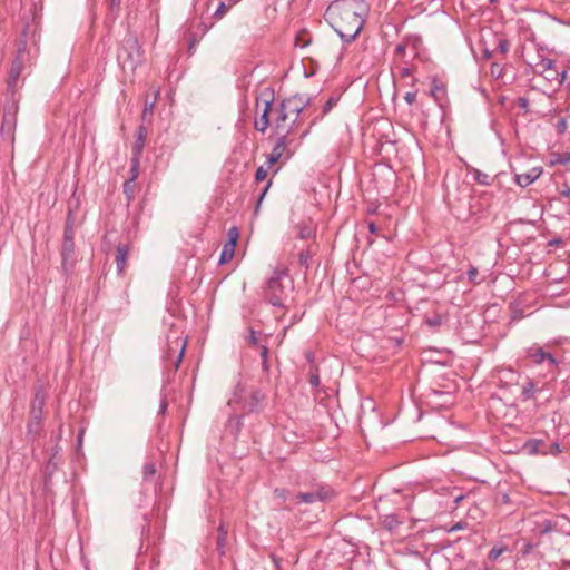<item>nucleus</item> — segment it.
Listing matches in <instances>:
<instances>
[{
    "label": "nucleus",
    "instance_id": "obj_37",
    "mask_svg": "<svg viewBox=\"0 0 570 570\" xmlns=\"http://www.w3.org/2000/svg\"><path fill=\"white\" fill-rule=\"evenodd\" d=\"M412 72H413V71H412V69H411L410 67H403V68H401V70H400V76H401L402 78H407V77L412 76Z\"/></svg>",
    "mask_w": 570,
    "mask_h": 570
},
{
    "label": "nucleus",
    "instance_id": "obj_13",
    "mask_svg": "<svg viewBox=\"0 0 570 570\" xmlns=\"http://www.w3.org/2000/svg\"><path fill=\"white\" fill-rule=\"evenodd\" d=\"M128 254H129V248L127 245H119L117 247L116 265H117V271L119 274H121L126 268Z\"/></svg>",
    "mask_w": 570,
    "mask_h": 570
},
{
    "label": "nucleus",
    "instance_id": "obj_6",
    "mask_svg": "<svg viewBox=\"0 0 570 570\" xmlns=\"http://www.w3.org/2000/svg\"><path fill=\"white\" fill-rule=\"evenodd\" d=\"M335 495V492L330 488L322 485L314 491L309 492H299L295 499L297 503H315L317 501L325 502L331 501Z\"/></svg>",
    "mask_w": 570,
    "mask_h": 570
},
{
    "label": "nucleus",
    "instance_id": "obj_55",
    "mask_svg": "<svg viewBox=\"0 0 570 570\" xmlns=\"http://www.w3.org/2000/svg\"><path fill=\"white\" fill-rule=\"evenodd\" d=\"M308 132H309V130H308V129H307V130H305V131L301 135V138L306 137Z\"/></svg>",
    "mask_w": 570,
    "mask_h": 570
},
{
    "label": "nucleus",
    "instance_id": "obj_29",
    "mask_svg": "<svg viewBox=\"0 0 570 570\" xmlns=\"http://www.w3.org/2000/svg\"><path fill=\"white\" fill-rule=\"evenodd\" d=\"M337 104V98L335 97H331L326 102L325 105L323 106V116L328 114L332 108Z\"/></svg>",
    "mask_w": 570,
    "mask_h": 570
},
{
    "label": "nucleus",
    "instance_id": "obj_42",
    "mask_svg": "<svg viewBox=\"0 0 570 570\" xmlns=\"http://www.w3.org/2000/svg\"><path fill=\"white\" fill-rule=\"evenodd\" d=\"M309 383L317 387L320 385V377L317 374H312L311 377H309Z\"/></svg>",
    "mask_w": 570,
    "mask_h": 570
},
{
    "label": "nucleus",
    "instance_id": "obj_24",
    "mask_svg": "<svg viewBox=\"0 0 570 570\" xmlns=\"http://www.w3.org/2000/svg\"><path fill=\"white\" fill-rule=\"evenodd\" d=\"M258 347H259V354H261V358H262L263 368L265 371H267L268 370V363H267L268 347L266 346V344H262Z\"/></svg>",
    "mask_w": 570,
    "mask_h": 570
},
{
    "label": "nucleus",
    "instance_id": "obj_33",
    "mask_svg": "<svg viewBox=\"0 0 570 570\" xmlns=\"http://www.w3.org/2000/svg\"><path fill=\"white\" fill-rule=\"evenodd\" d=\"M274 497L276 499H279L282 501H286L288 498V491L285 489H275L274 490Z\"/></svg>",
    "mask_w": 570,
    "mask_h": 570
},
{
    "label": "nucleus",
    "instance_id": "obj_4",
    "mask_svg": "<svg viewBox=\"0 0 570 570\" xmlns=\"http://www.w3.org/2000/svg\"><path fill=\"white\" fill-rule=\"evenodd\" d=\"M266 395L256 387L245 389L237 385L228 404H237L244 414L259 412L264 407Z\"/></svg>",
    "mask_w": 570,
    "mask_h": 570
},
{
    "label": "nucleus",
    "instance_id": "obj_52",
    "mask_svg": "<svg viewBox=\"0 0 570 570\" xmlns=\"http://www.w3.org/2000/svg\"><path fill=\"white\" fill-rule=\"evenodd\" d=\"M553 451H554L556 453H559V452H560V446H559V444H558V443H554V444H553Z\"/></svg>",
    "mask_w": 570,
    "mask_h": 570
},
{
    "label": "nucleus",
    "instance_id": "obj_28",
    "mask_svg": "<svg viewBox=\"0 0 570 570\" xmlns=\"http://www.w3.org/2000/svg\"><path fill=\"white\" fill-rule=\"evenodd\" d=\"M505 550L507 549L503 547H493L489 552V559L493 561L497 560Z\"/></svg>",
    "mask_w": 570,
    "mask_h": 570
},
{
    "label": "nucleus",
    "instance_id": "obj_54",
    "mask_svg": "<svg viewBox=\"0 0 570 570\" xmlns=\"http://www.w3.org/2000/svg\"><path fill=\"white\" fill-rule=\"evenodd\" d=\"M138 140L140 141V144H139V149H141V147H142V135H141V134L139 135Z\"/></svg>",
    "mask_w": 570,
    "mask_h": 570
},
{
    "label": "nucleus",
    "instance_id": "obj_23",
    "mask_svg": "<svg viewBox=\"0 0 570 570\" xmlns=\"http://www.w3.org/2000/svg\"><path fill=\"white\" fill-rule=\"evenodd\" d=\"M311 257H312V253L309 252V249L301 250V253L298 255L299 265L302 267L307 268L308 267V262H309Z\"/></svg>",
    "mask_w": 570,
    "mask_h": 570
},
{
    "label": "nucleus",
    "instance_id": "obj_49",
    "mask_svg": "<svg viewBox=\"0 0 570 570\" xmlns=\"http://www.w3.org/2000/svg\"><path fill=\"white\" fill-rule=\"evenodd\" d=\"M460 529H462V524H461V523H456L455 525H453V527L451 528V530H450V531H456V530H460Z\"/></svg>",
    "mask_w": 570,
    "mask_h": 570
},
{
    "label": "nucleus",
    "instance_id": "obj_9",
    "mask_svg": "<svg viewBox=\"0 0 570 570\" xmlns=\"http://www.w3.org/2000/svg\"><path fill=\"white\" fill-rule=\"evenodd\" d=\"M276 136L277 140L272 151H274L275 155H278L281 157L286 156V158H289L297 148V144H294L293 135Z\"/></svg>",
    "mask_w": 570,
    "mask_h": 570
},
{
    "label": "nucleus",
    "instance_id": "obj_56",
    "mask_svg": "<svg viewBox=\"0 0 570 570\" xmlns=\"http://www.w3.org/2000/svg\"><path fill=\"white\" fill-rule=\"evenodd\" d=\"M195 43H196V40H195V39H193V40L190 41V45H189V50L191 49V47H193Z\"/></svg>",
    "mask_w": 570,
    "mask_h": 570
},
{
    "label": "nucleus",
    "instance_id": "obj_2",
    "mask_svg": "<svg viewBox=\"0 0 570 570\" xmlns=\"http://www.w3.org/2000/svg\"><path fill=\"white\" fill-rule=\"evenodd\" d=\"M309 104L305 95H294L284 99L276 109L274 119L275 135H294L302 125V114Z\"/></svg>",
    "mask_w": 570,
    "mask_h": 570
},
{
    "label": "nucleus",
    "instance_id": "obj_36",
    "mask_svg": "<svg viewBox=\"0 0 570 570\" xmlns=\"http://www.w3.org/2000/svg\"><path fill=\"white\" fill-rule=\"evenodd\" d=\"M404 99L409 105L414 104L416 100V92H406Z\"/></svg>",
    "mask_w": 570,
    "mask_h": 570
},
{
    "label": "nucleus",
    "instance_id": "obj_3",
    "mask_svg": "<svg viewBox=\"0 0 570 570\" xmlns=\"http://www.w3.org/2000/svg\"><path fill=\"white\" fill-rule=\"evenodd\" d=\"M294 289L293 281L285 269H276L267 281L265 298L275 307L285 308L291 293Z\"/></svg>",
    "mask_w": 570,
    "mask_h": 570
},
{
    "label": "nucleus",
    "instance_id": "obj_14",
    "mask_svg": "<svg viewBox=\"0 0 570 570\" xmlns=\"http://www.w3.org/2000/svg\"><path fill=\"white\" fill-rule=\"evenodd\" d=\"M18 111V105L16 101L12 102L11 107L9 108V115L4 118L2 121L1 128L2 132L7 128L9 131L16 127V114Z\"/></svg>",
    "mask_w": 570,
    "mask_h": 570
},
{
    "label": "nucleus",
    "instance_id": "obj_34",
    "mask_svg": "<svg viewBox=\"0 0 570 570\" xmlns=\"http://www.w3.org/2000/svg\"><path fill=\"white\" fill-rule=\"evenodd\" d=\"M177 346H180V351H179L178 357H177L176 363H175V368L176 370L179 367V363L181 362V360L184 357L186 342H183L181 344H179V342H177Z\"/></svg>",
    "mask_w": 570,
    "mask_h": 570
},
{
    "label": "nucleus",
    "instance_id": "obj_22",
    "mask_svg": "<svg viewBox=\"0 0 570 570\" xmlns=\"http://www.w3.org/2000/svg\"><path fill=\"white\" fill-rule=\"evenodd\" d=\"M227 243H232L236 247L237 240L239 238L238 228L236 226L230 227L227 232Z\"/></svg>",
    "mask_w": 570,
    "mask_h": 570
},
{
    "label": "nucleus",
    "instance_id": "obj_30",
    "mask_svg": "<svg viewBox=\"0 0 570 570\" xmlns=\"http://www.w3.org/2000/svg\"><path fill=\"white\" fill-rule=\"evenodd\" d=\"M247 343L252 346H259V338L257 333L254 330L249 331V335L247 337Z\"/></svg>",
    "mask_w": 570,
    "mask_h": 570
},
{
    "label": "nucleus",
    "instance_id": "obj_47",
    "mask_svg": "<svg viewBox=\"0 0 570 570\" xmlns=\"http://www.w3.org/2000/svg\"><path fill=\"white\" fill-rule=\"evenodd\" d=\"M212 26H213V23L210 26L202 23L200 27H202L203 35H205L212 28Z\"/></svg>",
    "mask_w": 570,
    "mask_h": 570
},
{
    "label": "nucleus",
    "instance_id": "obj_15",
    "mask_svg": "<svg viewBox=\"0 0 570 570\" xmlns=\"http://www.w3.org/2000/svg\"><path fill=\"white\" fill-rule=\"evenodd\" d=\"M131 171H132V176L127 179L124 184V194L126 195L127 199L128 200H131L134 198V193H135V180L137 178V168L136 166H134L131 168Z\"/></svg>",
    "mask_w": 570,
    "mask_h": 570
},
{
    "label": "nucleus",
    "instance_id": "obj_41",
    "mask_svg": "<svg viewBox=\"0 0 570 570\" xmlns=\"http://www.w3.org/2000/svg\"><path fill=\"white\" fill-rule=\"evenodd\" d=\"M271 184H272V183H271V181H268V183H267V185L265 186V188L263 189V191L261 193V195H259V197H258V200H257V206H259V205H261V203H262L263 198L265 197V195H266V193H267V190H268V188H269Z\"/></svg>",
    "mask_w": 570,
    "mask_h": 570
},
{
    "label": "nucleus",
    "instance_id": "obj_16",
    "mask_svg": "<svg viewBox=\"0 0 570 570\" xmlns=\"http://www.w3.org/2000/svg\"><path fill=\"white\" fill-rule=\"evenodd\" d=\"M520 375L512 368H503L500 371V381L507 384H518Z\"/></svg>",
    "mask_w": 570,
    "mask_h": 570
},
{
    "label": "nucleus",
    "instance_id": "obj_50",
    "mask_svg": "<svg viewBox=\"0 0 570 570\" xmlns=\"http://www.w3.org/2000/svg\"><path fill=\"white\" fill-rule=\"evenodd\" d=\"M36 426H38V425L36 424V421H35V422H31V423L29 424V431L31 432V431L36 430Z\"/></svg>",
    "mask_w": 570,
    "mask_h": 570
},
{
    "label": "nucleus",
    "instance_id": "obj_57",
    "mask_svg": "<svg viewBox=\"0 0 570 570\" xmlns=\"http://www.w3.org/2000/svg\"><path fill=\"white\" fill-rule=\"evenodd\" d=\"M497 1H498V0H490V2H491V3H494V2H497Z\"/></svg>",
    "mask_w": 570,
    "mask_h": 570
},
{
    "label": "nucleus",
    "instance_id": "obj_44",
    "mask_svg": "<svg viewBox=\"0 0 570 570\" xmlns=\"http://www.w3.org/2000/svg\"><path fill=\"white\" fill-rule=\"evenodd\" d=\"M110 9L114 10V9H119L120 7V0H110Z\"/></svg>",
    "mask_w": 570,
    "mask_h": 570
},
{
    "label": "nucleus",
    "instance_id": "obj_11",
    "mask_svg": "<svg viewBox=\"0 0 570 570\" xmlns=\"http://www.w3.org/2000/svg\"><path fill=\"white\" fill-rule=\"evenodd\" d=\"M542 174L541 167H534L528 173L515 175V183L521 187H527L535 181Z\"/></svg>",
    "mask_w": 570,
    "mask_h": 570
},
{
    "label": "nucleus",
    "instance_id": "obj_46",
    "mask_svg": "<svg viewBox=\"0 0 570 570\" xmlns=\"http://www.w3.org/2000/svg\"><path fill=\"white\" fill-rule=\"evenodd\" d=\"M368 229L372 234H375L377 232V228L373 222L368 223Z\"/></svg>",
    "mask_w": 570,
    "mask_h": 570
},
{
    "label": "nucleus",
    "instance_id": "obj_31",
    "mask_svg": "<svg viewBox=\"0 0 570 570\" xmlns=\"http://www.w3.org/2000/svg\"><path fill=\"white\" fill-rule=\"evenodd\" d=\"M567 127H568L567 119L563 117L559 118L556 124V129H557L558 134H563L567 130Z\"/></svg>",
    "mask_w": 570,
    "mask_h": 570
},
{
    "label": "nucleus",
    "instance_id": "obj_25",
    "mask_svg": "<svg viewBox=\"0 0 570 570\" xmlns=\"http://www.w3.org/2000/svg\"><path fill=\"white\" fill-rule=\"evenodd\" d=\"M552 165L561 164V165H568L570 164V153H564L560 155H556L554 159L551 160Z\"/></svg>",
    "mask_w": 570,
    "mask_h": 570
},
{
    "label": "nucleus",
    "instance_id": "obj_17",
    "mask_svg": "<svg viewBox=\"0 0 570 570\" xmlns=\"http://www.w3.org/2000/svg\"><path fill=\"white\" fill-rule=\"evenodd\" d=\"M42 405H43V399L40 397L39 394H37L35 397V401L32 402V407H31V416H32V420L36 421L37 425H39Z\"/></svg>",
    "mask_w": 570,
    "mask_h": 570
},
{
    "label": "nucleus",
    "instance_id": "obj_51",
    "mask_svg": "<svg viewBox=\"0 0 570 570\" xmlns=\"http://www.w3.org/2000/svg\"><path fill=\"white\" fill-rule=\"evenodd\" d=\"M166 407H167V403H166V401H163L161 405H160V411L165 412Z\"/></svg>",
    "mask_w": 570,
    "mask_h": 570
},
{
    "label": "nucleus",
    "instance_id": "obj_43",
    "mask_svg": "<svg viewBox=\"0 0 570 570\" xmlns=\"http://www.w3.org/2000/svg\"><path fill=\"white\" fill-rule=\"evenodd\" d=\"M281 158H282L281 156L275 155V153H274V151H272V153L269 154V156H268V163H269V164H275V163H277Z\"/></svg>",
    "mask_w": 570,
    "mask_h": 570
},
{
    "label": "nucleus",
    "instance_id": "obj_35",
    "mask_svg": "<svg viewBox=\"0 0 570 570\" xmlns=\"http://www.w3.org/2000/svg\"><path fill=\"white\" fill-rule=\"evenodd\" d=\"M405 50H406V45L405 43H399L395 48V55L397 57H403L404 53H405Z\"/></svg>",
    "mask_w": 570,
    "mask_h": 570
},
{
    "label": "nucleus",
    "instance_id": "obj_40",
    "mask_svg": "<svg viewBox=\"0 0 570 570\" xmlns=\"http://www.w3.org/2000/svg\"><path fill=\"white\" fill-rule=\"evenodd\" d=\"M154 105H155V101H153L150 104L146 102L145 109H144V114H142L144 118L147 116V114H151L153 112Z\"/></svg>",
    "mask_w": 570,
    "mask_h": 570
},
{
    "label": "nucleus",
    "instance_id": "obj_21",
    "mask_svg": "<svg viewBox=\"0 0 570 570\" xmlns=\"http://www.w3.org/2000/svg\"><path fill=\"white\" fill-rule=\"evenodd\" d=\"M235 253V246L232 243H226L223 247L219 264L228 263L233 257Z\"/></svg>",
    "mask_w": 570,
    "mask_h": 570
},
{
    "label": "nucleus",
    "instance_id": "obj_32",
    "mask_svg": "<svg viewBox=\"0 0 570 570\" xmlns=\"http://www.w3.org/2000/svg\"><path fill=\"white\" fill-rule=\"evenodd\" d=\"M266 177H267V170L263 166L258 167L255 173V179L257 181H263L266 179Z\"/></svg>",
    "mask_w": 570,
    "mask_h": 570
},
{
    "label": "nucleus",
    "instance_id": "obj_39",
    "mask_svg": "<svg viewBox=\"0 0 570 570\" xmlns=\"http://www.w3.org/2000/svg\"><path fill=\"white\" fill-rule=\"evenodd\" d=\"M566 76H567V71L566 70H562V71L558 70V78H556L554 81H557L559 85H561V83H563V81L566 79Z\"/></svg>",
    "mask_w": 570,
    "mask_h": 570
},
{
    "label": "nucleus",
    "instance_id": "obj_8",
    "mask_svg": "<svg viewBox=\"0 0 570 570\" xmlns=\"http://www.w3.org/2000/svg\"><path fill=\"white\" fill-rule=\"evenodd\" d=\"M75 253V244H73V233L70 228L65 229L63 235V244L61 249L62 257V267L66 272L69 271V267H72V263L69 264V261H72Z\"/></svg>",
    "mask_w": 570,
    "mask_h": 570
},
{
    "label": "nucleus",
    "instance_id": "obj_5",
    "mask_svg": "<svg viewBox=\"0 0 570 570\" xmlns=\"http://www.w3.org/2000/svg\"><path fill=\"white\" fill-rule=\"evenodd\" d=\"M525 357L532 361L537 365L546 364L548 372L553 376L557 374L559 367V361L542 346L533 344L525 350Z\"/></svg>",
    "mask_w": 570,
    "mask_h": 570
},
{
    "label": "nucleus",
    "instance_id": "obj_18",
    "mask_svg": "<svg viewBox=\"0 0 570 570\" xmlns=\"http://www.w3.org/2000/svg\"><path fill=\"white\" fill-rule=\"evenodd\" d=\"M535 393V384L532 380H527V382L522 385L521 399L522 401H528L534 397Z\"/></svg>",
    "mask_w": 570,
    "mask_h": 570
},
{
    "label": "nucleus",
    "instance_id": "obj_38",
    "mask_svg": "<svg viewBox=\"0 0 570 570\" xmlns=\"http://www.w3.org/2000/svg\"><path fill=\"white\" fill-rule=\"evenodd\" d=\"M312 235V230L309 227H302L299 230L301 238H308Z\"/></svg>",
    "mask_w": 570,
    "mask_h": 570
},
{
    "label": "nucleus",
    "instance_id": "obj_7",
    "mask_svg": "<svg viewBox=\"0 0 570 570\" xmlns=\"http://www.w3.org/2000/svg\"><path fill=\"white\" fill-rule=\"evenodd\" d=\"M27 59V51H26V45L18 48L17 58L12 62L10 71H9V78H8V89L10 91H14L17 81L21 75L23 62Z\"/></svg>",
    "mask_w": 570,
    "mask_h": 570
},
{
    "label": "nucleus",
    "instance_id": "obj_48",
    "mask_svg": "<svg viewBox=\"0 0 570 570\" xmlns=\"http://www.w3.org/2000/svg\"><path fill=\"white\" fill-rule=\"evenodd\" d=\"M550 530H551V522L550 521H546L544 529L542 530V532H548Z\"/></svg>",
    "mask_w": 570,
    "mask_h": 570
},
{
    "label": "nucleus",
    "instance_id": "obj_12",
    "mask_svg": "<svg viewBox=\"0 0 570 570\" xmlns=\"http://www.w3.org/2000/svg\"><path fill=\"white\" fill-rule=\"evenodd\" d=\"M265 104V107H264V110L261 115V117L258 119L255 120V129L261 131V132H265L269 126V118H268V115H269V110H271V107H272V100H265L264 101Z\"/></svg>",
    "mask_w": 570,
    "mask_h": 570
},
{
    "label": "nucleus",
    "instance_id": "obj_1",
    "mask_svg": "<svg viewBox=\"0 0 570 570\" xmlns=\"http://www.w3.org/2000/svg\"><path fill=\"white\" fill-rule=\"evenodd\" d=\"M368 11L370 6L364 0H334L324 18L343 41L350 42L362 30Z\"/></svg>",
    "mask_w": 570,
    "mask_h": 570
},
{
    "label": "nucleus",
    "instance_id": "obj_53",
    "mask_svg": "<svg viewBox=\"0 0 570 570\" xmlns=\"http://www.w3.org/2000/svg\"><path fill=\"white\" fill-rule=\"evenodd\" d=\"M500 49H501L502 51H505V50H507V43L501 42V43H500Z\"/></svg>",
    "mask_w": 570,
    "mask_h": 570
},
{
    "label": "nucleus",
    "instance_id": "obj_26",
    "mask_svg": "<svg viewBox=\"0 0 570 570\" xmlns=\"http://www.w3.org/2000/svg\"><path fill=\"white\" fill-rule=\"evenodd\" d=\"M144 479L145 480H148L150 478H153L156 473V466L154 463H147L144 465Z\"/></svg>",
    "mask_w": 570,
    "mask_h": 570
},
{
    "label": "nucleus",
    "instance_id": "obj_19",
    "mask_svg": "<svg viewBox=\"0 0 570 570\" xmlns=\"http://www.w3.org/2000/svg\"><path fill=\"white\" fill-rule=\"evenodd\" d=\"M542 444V440L530 439L524 443L523 449L527 453L534 455L541 452L540 448Z\"/></svg>",
    "mask_w": 570,
    "mask_h": 570
},
{
    "label": "nucleus",
    "instance_id": "obj_27",
    "mask_svg": "<svg viewBox=\"0 0 570 570\" xmlns=\"http://www.w3.org/2000/svg\"><path fill=\"white\" fill-rule=\"evenodd\" d=\"M479 277V271L476 267H471L469 271H468V278L471 283L473 284H479L481 281L478 279Z\"/></svg>",
    "mask_w": 570,
    "mask_h": 570
},
{
    "label": "nucleus",
    "instance_id": "obj_20",
    "mask_svg": "<svg viewBox=\"0 0 570 570\" xmlns=\"http://www.w3.org/2000/svg\"><path fill=\"white\" fill-rule=\"evenodd\" d=\"M236 1H230L228 4H226L225 2H219L218 7L216 8V10L214 11L213 13V18L216 19V20H220L223 19L226 13L230 10V8L235 4Z\"/></svg>",
    "mask_w": 570,
    "mask_h": 570
},
{
    "label": "nucleus",
    "instance_id": "obj_10",
    "mask_svg": "<svg viewBox=\"0 0 570 570\" xmlns=\"http://www.w3.org/2000/svg\"><path fill=\"white\" fill-rule=\"evenodd\" d=\"M539 71L544 76L548 81H553L558 78V70L556 69V62L549 58H542L535 66Z\"/></svg>",
    "mask_w": 570,
    "mask_h": 570
},
{
    "label": "nucleus",
    "instance_id": "obj_45",
    "mask_svg": "<svg viewBox=\"0 0 570 570\" xmlns=\"http://www.w3.org/2000/svg\"><path fill=\"white\" fill-rule=\"evenodd\" d=\"M560 195L563 196V197H569L570 196V187L566 186L561 191H560Z\"/></svg>",
    "mask_w": 570,
    "mask_h": 570
}]
</instances>
